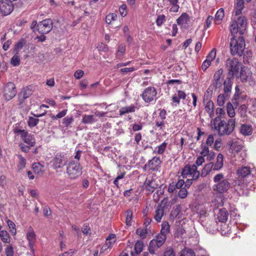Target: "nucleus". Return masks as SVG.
Returning <instances> with one entry per match:
<instances>
[{
    "label": "nucleus",
    "instance_id": "c85d7f7f",
    "mask_svg": "<svg viewBox=\"0 0 256 256\" xmlns=\"http://www.w3.org/2000/svg\"><path fill=\"white\" fill-rule=\"evenodd\" d=\"M161 246H160L156 242H155L154 240H152L150 242L148 245V251L150 254H154L156 251Z\"/></svg>",
    "mask_w": 256,
    "mask_h": 256
},
{
    "label": "nucleus",
    "instance_id": "f8f14e48",
    "mask_svg": "<svg viewBox=\"0 0 256 256\" xmlns=\"http://www.w3.org/2000/svg\"><path fill=\"white\" fill-rule=\"evenodd\" d=\"M14 10L13 3L9 0H1L0 1V10L3 15L10 14Z\"/></svg>",
    "mask_w": 256,
    "mask_h": 256
},
{
    "label": "nucleus",
    "instance_id": "6e6552de",
    "mask_svg": "<svg viewBox=\"0 0 256 256\" xmlns=\"http://www.w3.org/2000/svg\"><path fill=\"white\" fill-rule=\"evenodd\" d=\"M200 172L198 170V168L195 164L186 165L182 169V175L183 178H186L189 176L193 180H196L200 176Z\"/></svg>",
    "mask_w": 256,
    "mask_h": 256
},
{
    "label": "nucleus",
    "instance_id": "5fc2aeb1",
    "mask_svg": "<svg viewBox=\"0 0 256 256\" xmlns=\"http://www.w3.org/2000/svg\"><path fill=\"white\" fill-rule=\"evenodd\" d=\"M132 218V212L130 210H128L126 214V223L128 226H130Z\"/></svg>",
    "mask_w": 256,
    "mask_h": 256
},
{
    "label": "nucleus",
    "instance_id": "4be33fe9",
    "mask_svg": "<svg viewBox=\"0 0 256 256\" xmlns=\"http://www.w3.org/2000/svg\"><path fill=\"white\" fill-rule=\"evenodd\" d=\"M224 156L222 154H219L216 157V160L215 164L214 163L213 170H219L224 165Z\"/></svg>",
    "mask_w": 256,
    "mask_h": 256
},
{
    "label": "nucleus",
    "instance_id": "69168bd1",
    "mask_svg": "<svg viewBox=\"0 0 256 256\" xmlns=\"http://www.w3.org/2000/svg\"><path fill=\"white\" fill-rule=\"evenodd\" d=\"M5 252L6 256H14V248L12 246H7Z\"/></svg>",
    "mask_w": 256,
    "mask_h": 256
},
{
    "label": "nucleus",
    "instance_id": "f704fd0d",
    "mask_svg": "<svg viewBox=\"0 0 256 256\" xmlns=\"http://www.w3.org/2000/svg\"><path fill=\"white\" fill-rule=\"evenodd\" d=\"M167 145H168V143L164 142L161 144L156 146L155 148V150L154 152H156L158 154H162L164 152Z\"/></svg>",
    "mask_w": 256,
    "mask_h": 256
},
{
    "label": "nucleus",
    "instance_id": "aec40b11",
    "mask_svg": "<svg viewBox=\"0 0 256 256\" xmlns=\"http://www.w3.org/2000/svg\"><path fill=\"white\" fill-rule=\"evenodd\" d=\"M239 76L240 77L241 80L242 82L249 81L251 82L252 84L254 83L252 78V75L248 70L247 72L245 70H242V71L240 72Z\"/></svg>",
    "mask_w": 256,
    "mask_h": 256
},
{
    "label": "nucleus",
    "instance_id": "a19ab883",
    "mask_svg": "<svg viewBox=\"0 0 256 256\" xmlns=\"http://www.w3.org/2000/svg\"><path fill=\"white\" fill-rule=\"evenodd\" d=\"M155 242H156L160 246H162L166 240V236L164 234H158L156 238L152 239Z\"/></svg>",
    "mask_w": 256,
    "mask_h": 256
},
{
    "label": "nucleus",
    "instance_id": "3c124183",
    "mask_svg": "<svg viewBox=\"0 0 256 256\" xmlns=\"http://www.w3.org/2000/svg\"><path fill=\"white\" fill-rule=\"evenodd\" d=\"M38 122L39 120L38 118L30 116L28 121V124L30 127H34L37 125Z\"/></svg>",
    "mask_w": 256,
    "mask_h": 256
},
{
    "label": "nucleus",
    "instance_id": "a211bd4d",
    "mask_svg": "<svg viewBox=\"0 0 256 256\" xmlns=\"http://www.w3.org/2000/svg\"><path fill=\"white\" fill-rule=\"evenodd\" d=\"M230 187V184L227 180L222 182L220 185H219L216 188H215V186H213V189L214 190L216 191L218 193L222 194L227 192Z\"/></svg>",
    "mask_w": 256,
    "mask_h": 256
},
{
    "label": "nucleus",
    "instance_id": "72a5a7b5",
    "mask_svg": "<svg viewBox=\"0 0 256 256\" xmlns=\"http://www.w3.org/2000/svg\"><path fill=\"white\" fill-rule=\"evenodd\" d=\"M164 214V210L162 207H158L156 210L154 219L158 222H160Z\"/></svg>",
    "mask_w": 256,
    "mask_h": 256
},
{
    "label": "nucleus",
    "instance_id": "774afa93",
    "mask_svg": "<svg viewBox=\"0 0 256 256\" xmlns=\"http://www.w3.org/2000/svg\"><path fill=\"white\" fill-rule=\"evenodd\" d=\"M164 256H176V254L173 249L169 248L164 252Z\"/></svg>",
    "mask_w": 256,
    "mask_h": 256
},
{
    "label": "nucleus",
    "instance_id": "e433bc0d",
    "mask_svg": "<svg viewBox=\"0 0 256 256\" xmlns=\"http://www.w3.org/2000/svg\"><path fill=\"white\" fill-rule=\"evenodd\" d=\"M17 156L18 158V170H22L26 166V159L24 157H23L21 154H18Z\"/></svg>",
    "mask_w": 256,
    "mask_h": 256
},
{
    "label": "nucleus",
    "instance_id": "cd10ccee",
    "mask_svg": "<svg viewBox=\"0 0 256 256\" xmlns=\"http://www.w3.org/2000/svg\"><path fill=\"white\" fill-rule=\"evenodd\" d=\"M136 106L134 104L121 108L119 110L120 115L122 116L130 112H134L136 110Z\"/></svg>",
    "mask_w": 256,
    "mask_h": 256
},
{
    "label": "nucleus",
    "instance_id": "423d86ee",
    "mask_svg": "<svg viewBox=\"0 0 256 256\" xmlns=\"http://www.w3.org/2000/svg\"><path fill=\"white\" fill-rule=\"evenodd\" d=\"M230 150L234 154L235 160L244 162L245 160L246 153L242 150V146L238 142H232L230 146Z\"/></svg>",
    "mask_w": 256,
    "mask_h": 256
},
{
    "label": "nucleus",
    "instance_id": "7ed1b4c3",
    "mask_svg": "<svg viewBox=\"0 0 256 256\" xmlns=\"http://www.w3.org/2000/svg\"><path fill=\"white\" fill-rule=\"evenodd\" d=\"M226 68L228 71V76L239 77L241 64L236 58H228L226 61Z\"/></svg>",
    "mask_w": 256,
    "mask_h": 256
},
{
    "label": "nucleus",
    "instance_id": "4d7b16f0",
    "mask_svg": "<svg viewBox=\"0 0 256 256\" xmlns=\"http://www.w3.org/2000/svg\"><path fill=\"white\" fill-rule=\"evenodd\" d=\"M250 109L254 112V114H256V99L252 98L250 101Z\"/></svg>",
    "mask_w": 256,
    "mask_h": 256
},
{
    "label": "nucleus",
    "instance_id": "e2e57ef3",
    "mask_svg": "<svg viewBox=\"0 0 256 256\" xmlns=\"http://www.w3.org/2000/svg\"><path fill=\"white\" fill-rule=\"evenodd\" d=\"M68 110L66 109L62 111L58 112L56 116H52V120H56L58 118H60L64 117L67 113Z\"/></svg>",
    "mask_w": 256,
    "mask_h": 256
},
{
    "label": "nucleus",
    "instance_id": "393cba45",
    "mask_svg": "<svg viewBox=\"0 0 256 256\" xmlns=\"http://www.w3.org/2000/svg\"><path fill=\"white\" fill-rule=\"evenodd\" d=\"M232 78L228 76L224 82V92L227 96H229L231 92L232 86V82L231 80Z\"/></svg>",
    "mask_w": 256,
    "mask_h": 256
},
{
    "label": "nucleus",
    "instance_id": "ddd939ff",
    "mask_svg": "<svg viewBox=\"0 0 256 256\" xmlns=\"http://www.w3.org/2000/svg\"><path fill=\"white\" fill-rule=\"evenodd\" d=\"M26 236L31 252H34V246L36 242V234L32 227L30 226L29 228Z\"/></svg>",
    "mask_w": 256,
    "mask_h": 256
},
{
    "label": "nucleus",
    "instance_id": "0e129e2a",
    "mask_svg": "<svg viewBox=\"0 0 256 256\" xmlns=\"http://www.w3.org/2000/svg\"><path fill=\"white\" fill-rule=\"evenodd\" d=\"M119 12L121 16L123 18L125 17L127 14L126 6V4H122L120 6Z\"/></svg>",
    "mask_w": 256,
    "mask_h": 256
},
{
    "label": "nucleus",
    "instance_id": "a18cd8bd",
    "mask_svg": "<svg viewBox=\"0 0 256 256\" xmlns=\"http://www.w3.org/2000/svg\"><path fill=\"white\" fill-rule=\"evenodd\" d=\"M229 96H227L226 94H220L218 98L217 102L219 106H223L225 103L226 99Z\"/></svg>",
    "mask_w": 256,
    "mask_h": 256
},
{
    "label": "nucleus",
    "instance_id": "c756f323",
    "mask_svg": "<svg viewBox=\"0 0 256 256\" xmlns=\"http://www.w3.org/2000/svg\"><path fill=\"white\" fill-rule=\"evenodd\" d=\"M96 121L93 115L84 114L82 120V122L84 124H92Z\"/></svg>",
    "mask_w": 256,
    "mask_h": 256
},
{
    "label": "nucleus",
    "instance_id": "6e6d98bb",
    "mask_svg": "<svg viewBox=\"0 0 256 256\" xmlns=\"http://www.w3.org/2000/svg\"><path fill=\"white\" fill-rule=\"evenodd\" d=\"M208 146H206L204 142L202 144L201 148L202 150L200 154L202 156H206L208 155V152H210Z\"/></svg>",
    "mask_w": 256,
    "mask_h": 256
},
{
    "label": "nucleus",
    "instance_id": "052dcab7",
    "mask_svg": "<svg viewBox=\"0 0 256 256\" xmlns=\"http://www.w3.org/2000/svg\"><path fill=\"white\" fill-rule=\"evenodd\" d=\"M216 50L215 48L212 49L206 56V60H209L210 62H211L216 58Z\"/></svg>",
    "mask_w": 256,
    "mask_h": 256
},
{
    "label": "nucleus",
    "instance_id": "b1692460",
    "mask_svg": "<svg viewBox=\"0 0 256 256\" xmlns=\"http://www.w3.org/2000/svg\"><path fill=\"white\" fill-rule=\"evenodd\" d=\"M189 21L188 15L186 13H182L176 20L177 24L182 27H185Z\"/></svg>",
    "mask_w": 256,
    "mask_h": 256
},
{
    "label": "nucleus",
    "instance_id": "c9c22d12",
    "mask_svg": "<svg viewBox=\"0 0 256 256\" xmlns=\"http://www.w3.org/2000/svg\"><path fill=\"white\" fill-rule=\"evenodd\" d=\"M181 211V207L180 205H176L174 207L170 212V218L172 219H174L177 218V216L180 214Z\"/></svg>",
    "mask_w": 256,
    "mask_h": 256
},
{
    "label": "nucleus",
    "instance_id": "f257e3e1",
    "mask_svg": "<svg viewBox=\"0 0 256 256\" xmlns=\"http://www.w3.org/2000/svg\"><path fill=\"white\" fill-rule=\"evenodd\" d=\"M212 128L216 130L220 136L230 135L236 126V119L230 118L226 122L224 120L216 117L212 122Z\"/></svg>",
    "mask_w": 256,
    "mask_h": 256
},
{
    "label": "nucleus",
    "instance_id": "a878e982",
    "mask_svg": "<svg viewBox=\"0 0 256 256\" xmlns=\"http://www.w3.org/2000/svg\"><path fill=\"white\" fill-rule=\"evenodd\" d=\"M169 2L170 12H177L180 9L179 0H166Z\"/></svg>",
    "mask_w": 256,
    "mask_h": 256
},
{
    "label": "nucleus",
    "instance_id": "f3484780",
    "mask_svg": "<svg viewBox=\"0 0 256 256\" xmlns=\"http://www.w3.org/2000/svg\"><path fill=\"white\" fill-rule=\"evenodd\" d=\"M223 70H218L214 74L213 80V85L216 88H220L222 86V80L221 78L223 74Z\"/></svg>",
    "mask_w": 256,
    "mask_h": 256
},
{
    "label": "nucleus",
    "instance_id": "58836bf2",
    "mask_svg": "<svg viewBox=\"0 0 256 256\" xmlns=\"http://www.w3.org/2000/svg\"><path fill=\"white\" fill-rule=\"evenodd\" d=\"M32 169L34 174L40 175L42 174L43 166L40 163H34L32 164Z\"/></svg>",
    "mask_w": 256,
    "mask_h": 256
},
{
    "label": "nucleus",
    "instance_id": "2f4dec72",
    "mask_svg": "<svg viewBox=\"0 0 256 256\" xmlns=\"http://www.w3.org/2000/svg\"><path fill=\"white\" fill-rule=\"evenodd\" d=\"M0 238L2 241L6 244H9L10 242V238L9 234L5 230L0 232Z\"/></svg>",
    "mask_w": 256,
    "mask_h": 256
},
{
    "label": "nucleus",
    "instance_id": "dca6fc26",
    "mask_svg": "<svg viewBox=\"0 0 256 256\" xmlns=\"http://www.w3.org/2000/svg\"><path fill=\"white\" fill-rule=\"evenodd\" d=\"M144 185L145 188L148 192V194L153 192L154 190L156 189L158 186L156 180L152 178H146Z\"/></svg>",
    "mask_w": 256,
    "mask_h": 256
},
{
    "label": "nucleus",
    "instance_id": "49530a36",
    "mask_svg": "<svg viewBox=\"0 0 256 256\" xmlns=\"http://www.w3.org/2000/svg\"><path fill=\"white\" fill-rule=\"evenodd\" d=\"M74 120V117L71 116H66L62 119V124L66 127H68L72 124Z\"/></svg>",
    "mask_w": 256,
    "mask_h": 256
},
{
    "label": "nucleus",
    "instance_id": "de8ad7c7",
    "mask_svg": "<svg viewBox=\"0 0 256 256\" xmlns=\"http://www.w3.org/2000/svg\"><path fill=\"white\" fill-rule=\"evenodd\" d=\"M227 113L230 118H234V117L236 114L235 112L232 105L230 102L227 104Z\"/></svg>",
    "mask_w": 256,
    "mask_h": 256
},
{
    "label": "nucleus",
    "instance_id": "bb28decb",
    "mask_svg": "<svg viewBox=\"0 0 256 256\" xmlns=\"http://www.w3.org/2000/svg\"><path fill=\"white\" fill-rule=\"evenodd\" d=\"M213 180L214 182L215 183L213 186H215V188H216L219 185H220V184L224 182L227 180L225 178L224 176L222 174L219 173L218 174H216L214 177Z\"/></svg>",
    "mask_w": 256,
    "mask_h": 256
},
{
    "label": "nucleus",
    "instance_id": "864d4df0",
    "mask_svg": "<svg viewBox=\"0 0 256 256\" xmlns=\"http://www.w3.org/2000/svg\"><path fill=\"white\" fill-rule=\"evenodd\" d=\"M26 43V40L24 38H22L16 44L14 50L18 52L22 48Z\"/></svg>",
    "mask_w": 256,
    "mask_h": 256
},
{
    "label": "nucleus",
    "instance_id": "39448f33",
    "mask_svg": "<svg viewBox=\"0 0 256 256\" xmlns=\"http://www.w3.org/2000/svg\"><path fill=\"white\" fill-rule=\"evenodd\" d=\"M13 132L15 134L20 135L21 139L24 142L28 144L30 146H34L36 144V140L34 136L32 134L28 133L24 129H21L18 126H16L13 129Z\"/></svg>",
    "mask_w": 256,
    "mask_h": 256
},
{
    "label": "nucleus",
    "instance_id": "09e8293b",
    "mask_svg": "<svg viewBox=\"0 0 256 256\" xmlns=\"http://www.w3.org/2000/svg\"><path fill=\"white\" fill-rule=\"evenodd\" d=\"M117 18L116 14L114 13H110L106 17V22L108 24H110L112 21H114Z\"/></svg>",
    "mask_w": 256,
    "mask_h": 256
},
{
    "label": "nucleus",
    "instance_id": "bf43d9fd",
    "mask_svg": "<svg viewBox=\"0 0 256 256\" xmlns=\"http://www.w3.org/2000/svg\"><path fill=\"white\" fill-rule=\"evenodd\" d=\"M166 20V16L164 14L158 16L156 20V24L158 26H161Z\"/></svg>",
    "mask_w": 256,
    "mask_h": 256
},
{
    "label": "nucleus",
    "instance_id": "603ef678",
    "mask_svg": "<svg viewBox=\"0 0 256 256\" xmlns=\"http://www.w3.org/2000/svg\"><path fill=\"white\" fill-rule=\"evenodd\" d=\"M170 231V226L167 222H164L162 225V229L160 231L161 234L166 236V234Z\"/></svg>",
    "mask_w": 256,
    "mask_h": 256
},
{
    "label": "nucleus",
    "instance_id": "5701e85b",
    "mask_svg": "<svg viewBox=\"0 0 256 256\" xmlns=\"http://www.w3.org/2000/svg\"><path fill=\"white\" fill-rule=\"evenodd\" d=\"M228 213L225 208L220 209L218 214V218L220 222H225L227 221Z\"/></svg>",
    "mask_w": 256,
    "mask_h": 256
},
{
    "label": "nucleus",
    "instance_id": "4468645a",
    "mask_svg": "<svg viewBox=\"0 0 256 256\" xmlns=\"http://www.w3.org/2000/svg\"><path fill=\"white\" fill-rule=\"evenodd\" d=\"M162 163V160L158 156H154L151 160H148L144 167L149 170H156L158 169Z\"/></svg>",
    "mask_w": 256,
    "mask_h": 256
},
{
    "label": "nucleus",
    "instance_id": "c03bdc74",
    "mask_svg": "<svg viewBox=\"0 0 256 256\" xmlns=\"http://www.w3.org/2000/svg\"><path fill=\"white\" fill-rule=\"evenodd\" d=\"M156 126L160 130H164L166 127V121L156 118L155 120Z\"/></svg>",
    "mask_w": 256,
    "mask_h": 256
},
{
    "label": "nucleus",
    "instance_id": "0eeeda50",
    "mask_svg": "<svg viewBox=\"0 0 256 256\" xmlns=\"http://www.w3.org/2000/svg\"><path fill=\"white\" fill-rule=\"evenodd\" d=\"M68 162V158L64 154L58 153L51 160L54 170L62 168Z\"/></svg>",
    "mask_w": 256,
    "mask_h": 256
},
{
    "label": "nucleus",
    "instance_id": "2eb2a0df",
    "mask_svg": "<svg viewBox=\"0 0 256 256\" xmlns=\"http://www.w3.org/2000/svg\"><path fill=\"white\" fill-rule=\"evenodd\" d=\"M116 242V236L114 234H110L106 238L105 244L102 247L100 253H103L108 249L112 248L114 244Z\"/></svg>",
    "mask_w": 256,
    "mask_h": 256
},
{
    "label": "nucleus",
    "instance_id": "6ab92c4d",
    "mask_svg": "<svg viewBox=\"0 0 256 256\" xmlns=\"http://www.w3.org/2000/svg\"><path fill=\"white\" fill-rule=\"evenodd\" d=\"M251 173L250 166H243L238 169L237 174L240 178H244L248 176Z\"/></svg>",
    "mask_w": 256,
    "mask_h": 256
},
{
    "label": "nucleus",
    "instance_id": "37998d69",
    "mask_svg": "<svg viewBox=\"0 0 256 256\" xmlns=\"http://www.w3.org/2000/svg\"><path fill=\"white\" fill-rule=\"evenodd\" d=\"M6 223L9 228L10 231L12 235H16V224L14 223L10 220H6Z\"/></svg>",
    "mask_w": 256,
    "mask_h": 256
},
{
    "label": "nucleus",
    "instance_id": "9d476101",
    "mask_svg": "<svg viewBox=\"0 0 256 256\" xmlns=\"http://www.w3.org/2000/svg\"><path fill=\"white\" fill-rule=\"evenodd\" d=\"M157 92L154 86H148L141 94L143 100L147 103H150L156 99Z\"/></svg>",
    "mask_w": 256,
    "mask_h": 256
},
{
    "label": "nucleus",
    "instance_id": "473e14b6",
    "mask_svg": "<svg viewBox=\"0 0 256 256\" xmlns=\"http://www.w3.org/2000/svg\"><path fill=\"white\" fill-rule=\"evenodd\" d=\"M144 242L142 240H138L134 244V253L136 254H140L144 250Z\"/></svg>",
    "mask_w": 256,
    "mask_h": 256
},
{
    "label": "nucleus",
    "instance_id": "79ce46f5",
    "mask_svg": "<svg viewBox=\"0 0 256 256\" xmlns=\"http://www.w3.org/2000/svg\"><path fill=\"white\" fill-rule=\"evenodd\" d=\"M224 16V9L223 8H220L219 9L216 15H215V22H216V24H219V22H216L217 21H218V22H220L221 21Z\"/></svg>",
    "mask_w": 256,
    "mask_h": 256
},
{
    "label": "nucleus",
    "instance_id": "412c9836",
    "mask_svg": "<svg viewBox=\"0 0 256 256\" xmlns=\"http://www.w3.org/2000/svg\"><path fill=\"white\" fill-rule=\"evenodd\" d=\"M253 128L251 125L242 124L241 125L240 132L244 136H250L252 134Z\"/></svg>",
    "mask_w": 256,
    "mask_h": 256
},
{
    "label": "nucleus",
    "instance_id": "9b49d317",
    "mask_svg": "<svg viewBox=\"0 0 256 256\" xmlns=\"http://www.w3.org/2000/svg\"><path fill=\"white\" fill-rule=\"evenodd\" d=\"M53 22L50 19H46L40 22L37 26V30L41 34L48 33L52 28Z\"/></svg>",
    "mask_w": 256,
    "mask_h": 256
},
{
    "label": "nucleus",
    "instance_id": "ea45409f",
    "mask_svg": "<svg viewBox=\"0 0 256 256\" xmlns=\"http://www.w3.org/2000/svg\"><path fill=\"white\" fill-rule=\"evenodd\" d=\"M180 256H196L194 252L188 248H184L180 252Z\"/></svg>",
    "mask_w": 256,
    "mask_h": 256
},
{
    "label": "nucleus",
    "instance_id": "1a4fd4ad",
    "mask_svg": "<svg viewBox=\"0 0 256 256\" xmlns=\"http://www.w3.org/2000/svg\"><path fill=\"white\" fill-rule=\"evenodd\" d=\"M3 97L5 100L8 101L13 98L16 94V86L12 82H8L3 88Z\"/></svg>",
    "mask_w": 256,
    "mask_h": 256
},
{
    "label": "nucleus",
    "instance_id": "20e7f679",
    "mask_svg": "<svg viewBox=\"0 0 256 256\" xmlns=\"http://www.w3.org/2000/svg\"><path fill=\"white\" fill-rule=\"evenodd\" d=\"M66 173L70 179L76 180L82 174V168L78 161L71 160L66 167Z\"/></svg>",
    "mask_w": 256,
    "mask_h": 256
},
{
    "label": "nucleus",
    "instance_id": "7c9ffc66",
    "mask_svg": "<svg viewBox=\"0 0 256 256\" xmlns=\"http://www.w3.org/2000/svg\"><path fill=\"white\" fill-rule=\"evenodd\" d=\"M214 163L210 162L205 165L204 167L202 170L201 176L205 177L210 174L212 170H213Z\"/></svg>",
    "mask_w": 256,
    "mask_h": 256
},
{
    "label": "nucleus",
    "instance_id": "8fccbe9b",
    "mask_svg": "<svg viewBox=\"0 0 256 256\" xmlns=\"http://www.w3.org/2000/svg\"><path fill=\"white\" fill-rule=\"evenodd\" d=\"M10 63L14 66H18L20 64V56L18 53L12 56Z\"/></svg>",
    "mask_w": 256,
    "mask_h": 256
},
{
    "label": "nucleus",
    "instance_id": "13d9d810",
    "mask_svg": "<svg viewBox=\"0 0 256 256\" xmlns=\"http://www.w3.org/2000/svg\"><path fill=\"white\" fill-rule=\"evenodd\" d=\"M126 51V46L124 44H120L118 48L116 53V56L120 57L122 56Z\"/></svg>",
    "mask_w": 256,
    "mask_h": 256
},
{
    "label": "nucleus",
    "instance_id": "680f3d73",
    "mask_svg": "<svg viewBox=\"0 0 256 256\" xmlns=\"http://www.w3.org/2000/svg\"><path fill=\"white\" fill-rule=\"evenodd\" d=\"M148 233L147 228H138L136 230V234L140 236L141 238H144L146 234Z\"/></svg>",
    "mask_w": 256,
    "mask_h": 256
},
{
    "label": "nucleus",
    "instance_id": "4c0bfd02",
    "mask_svg": "<svg viewBox=\"0 0 256 256\" xmlns=\"http://www.w3.org/2000/svg\"><path fill=\"white\" fill-rule=\"evenodd\" d=\"M214 103L211 100L208 101L205 106V110L209 114L210 117L214 114Z\"/></svg>",
    "mask_w": 256,
    "mask_h": 256
},
{
    "label": "nucleus",
    "instance_id": "338daca9",
    "mask_svg": "<svg viewBox=\"0 0 256 256\" xmlns=\"http://www.w3.org/2000/svg\"><path fill=\"white\" fill-rule=\"evenodd\" d=\"M180 198H185L188 195V191L186 188L180 189L178 193Z\"/></svg>",
    "mask_w": 256,
    "mask_h": 256
},
{
    "label": "nucleus",
    "instance_id": "f03ea898",
    "mask_svg": "<svg viewBox=\"0 0 256 256\" xmlns=\"http://www.w3.org/2000/svg\"><path fill=\"white\" fill-rule=\"evenodd\" d=\"M238 32L234 34H232L233 38H231L230 43V53L232 55H236L241 56L245 50V41L244 38Z\"/></svg>",
    "mask_w": 256,
    "mask_h": 256
}]
</instances>
